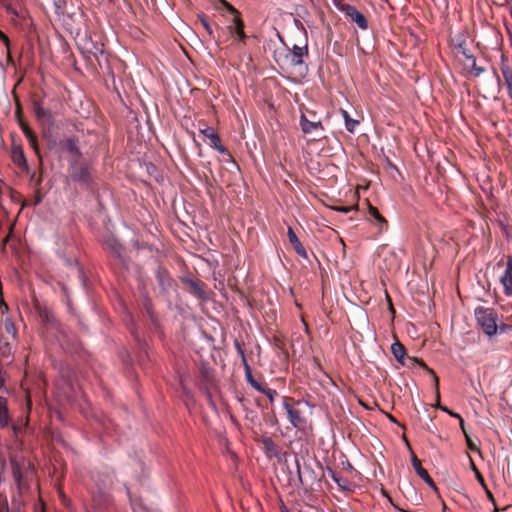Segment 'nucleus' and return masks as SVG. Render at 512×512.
<instances>
[{
    "instance_id": "obj_15",
    "label": "nucleus",
    "mask_w": 512,
    "mask_h": 512,
    "mask_svg": "<svg viewBox=\"0 0 512 512\" xmlns=\"http://www.w3.org/2000/svg\"><path fill=\"white\" fill-rule=\"evenodd\" d=\"M464 67L475 77L484 72V68L478 67L476 65V58L473 55H467V60L464 62Z\"/></svg>"
},
{
    "instance_id": "obj_16",
    "label": "nucleus",
    "mask_w": 512,
    "mask_h": 512,
    "mask_svg": "<svg viewBox=\"0 0 512 512\" xmlns=\"http://www.w3.org/2000/svg\"><path fill=\"white\" fill-rule=\"evenodd\" d=\"M340 114L342 115V117L344 119L345 128L347 129V131H349L351 133L354 132L355 129L357 128V126L359 125V121L352 119L350 117L349 113L344 109H340Z\"/></svg>"
},
{
    "instance_id": "obj_3",
    "label": "nucleus",
    "mask_w": 512,
    "mask_h": 512,
    "mask_svg": "<svg viewBox=\"0 0 512 512\" xmlns=\"http://www.w3.org/2000/svg\"><path fill=\"white\" fill-rule=\"evenodd\" d=\"M289 398L285 397L283 399V407L286 410L288 415V419L290 424L297 429H302L306 425V420L302 415V411L299 409V406L302 401H297L296 405L289 404Z\"/></svg>"
},
{
    "instance_id": "obj_37",
    "label": "nucleus",
    "mask_w": 512,
    "mask_h": 512,
    "mask_svg": "<svg viewBox=\"0 0 512 512\" xmlns=\"http://www.w3.org/2000/svg\"><path fill=\"white\" fill-rule=\"evenodd\" d=\"M247 380H248V382H249V383H250V380H254V379L252 378V376H251L250 369H249V367H248V366H247Z\"/></svg>"
},
{
    "instance_id": "obj_35",
    "label": "nucleus",
    "mask_w": 512,
    "mask_h": 512,
    "mask_svg": "<svg viewBox=\"0 0 512 512\" xmlns=\"http://www.w3.org/2000/svg\"><path fill=\"white\" fill-rule=\"evenodd\" d=\"M476 475H477V479H478V481L481 483V485H483V486H484V485H485V484H484V479H483V477L481 476V474H480L479 472H477V473H476Z\"/></svg>"
},
{
    "instance_id": "obj_13",
    "label": "nucleus",
    "mask_w": 512,
    "mask_h": 512,
    "mask_svg": "<svg viewBox=\"0 0 512 512\" xmlns=\"http://www.w3.org/2000/svg\"><path fill=\"white\" fill-rule=\"evenodd\" d=\"M33 112L38 120L51 122L52 121V115L50 111L46 108H44L39 102L33 103Z\"/></svg>"
},
{
    "instance_id": "obj_43",
    "label": "nucleus",
    "mask_w": 512,
    "mask_h": 512,
    "mask_svg": "<svg viewBox=\"0 0 512 512\" xmlns=\"http://www.w3.org/2000/svg\"><path fill=\"white\" fill-rule=\"evenodd\" d=\"M501 332H504L506 330V325H501L500 327Z\"/></svg>"
},
{
    "instance_id": "obj_7",
    "label": "nucleus",
    "mask_w": 512,
    "mask_h": 512,
    "mask_svg": "<svg viewBox=\"0 0 512 512\" xmlns=\"http://www.w3.org/2000/svg\"><path fill=\"white\" fill-rule=\"evenodd\" d=\"M199 131L210 141V145L215 148L219 153L225 154L226 149L221 144L220 138L213 127L204 126L199 128Z\"/></svg>"
},
{
    "instance_id": "obj_19",
    "label": "nucleus",
    "mask_w": 512,
    "mask_h": 512,
    "mask_svg": "<svg viewBox=\"0 0 512 512\" xmlns=\"http://www.w3.org/2000/svg\"><path fill=\"white\" fill-rule=\"evenodd\" d=\"M331 478L337 483L342 490H349V482L341 476H338L332 470H329Z\"/></svg>"
},
{
    "instance_id": "obj_11",
    "label": "nucleus",
    "mask_w": 512,
    "mask_h": 512,
    "mask_svg": "<svg viewBox=\"0 0 512 512\" xmlns=\"http://www.w3.org/2000/svg\"><path fill=\"white\" fill-rule=\"evenodd\" d=\"M261 441L264 446L265 454L268 458H280L278 446L270 437H263Z\"/></svg>"
},
{
    "instance_id": "obj_30",
    "label": "nucleus",
    "mask_w": 512,
    "mask_h": 512,
    "mask_svg": "<svg viewBox=\"0 0 512 512\" xmlns=\"http://www.w3.org/2000/svg\"><path fill=\"white\" fill-rule=\"evenodd\" d=\"M465 437H466L468 447L471 450H476L477 448H476L475 444L472 442V440L470 439V437L468 435H466Z\"/></svg>"
},
{
    "instance_id": "obj_5",
    "label": "nucleus",
    "mask_w": 512,
    "mask_h": 512,
    "mask_svg": "<svg viewBox=\"0 0 512 512\" xmlns=\"http://www.w3.org/2000/svg\"><path fill=\"white\" fill-rule=\"evenodd\" d=\"M499 280L503 286V293L508 297L512 296V257H508L505 270Z\"/></svg>"
},
{
    "instance_id": "obj_28",
    "label": "nucleus",
    "mask_w": 512,
    "mask_h": 512,
    "mask_svg": "<svg viewBox=\"0 0 512 512\" xmlns=\"http://www.w3.org/2000/svg\"><path fill=\"white\" fill-rule=\"evenodd\" d=\"M458 51L464 56L465 61L467 60V55H471L469 53V51L462 44H460L458 46Z\"/></svg>"
},
{
    "instance_id": "obj_23",
    "label": "nucleus",
    "mask_w": 512,
    "mask_h": 512,
    "mask_svg": "<svg viewBox=\"0 0 512 512\" xmlns=\"http://www.w3.org/2000/svg\"><path fill=\"white\" fill-rule=\"evenodd\" d=\"M199 19H200L203 27L205 28V30L209 34V36L214 37L213 29H212L211 25L209 24V22L207 21V19L204 16H200Z\"/></svg>"
},
{
    "instance_id": "obj_10",
    "label": "nucleus",
    "mask_w": 512,
    "mask_h": 512,
    "mask_svg": "<svg viewBox=\"0 0 512 512\" xmlns=\"http://www.w3.org/2000/svg\"><path fill=\"white\" fill-rule=\"evenodd\" d=\"M287 235H288L289 242L292 244L296 253L300 257L307 259V257H308L307 252H306L305 248L303 247L302 243L300 242V240L298 239L297 235L295 234L294 230L291 227H288Z\"/></svg>"
},
{
    "instance_id": "obj_25",
    "label": "nucleus",
    "mask_w": 512,
    "mask_h": 512,
    "mask_svg": "<svg viewBox=\"0 0 512 512\" xmlns=\"http://www.w3.org/2000/svg\"><path fill=\"white\" fill-rule=\"evenodd\" d=\"M263 394L268 397L270 402H273L278 395L277 391L271 388H266L263 390Z\"/></svg>"
},
{
    "instance_id": "obj_17",
    "label": "nucleus",
    "mask_w": 512,
    "mask_h": 512,
    "mask_svg": "<svg viewBox=\"0 0 512 512\" xmlns=\"http://www.w3.org/2000/svg\"><path fill=\"white\" fill-rule=\"evenodd\" d=\"M368 214L377 222L380 229H383L387 225L386 219L381 216L377 208L370 205L368 208Z\"/></svg>"
},
{
    "instance_id": "obj_29",
    "label": "nucleus",
    "mask_w": 512,
    "mask_h": 512,
    "mask_svg": "<svg viewBox=\"0 0 512 512\" xmlns=\"http://www.w3.org/2000/svg\"><path fill=\"white\" fill-rule=\"evenodd\" d=\"M192 286L196 290V292L198 293V295L200 297H204V291L201 288L198 287L197 283L192 282Z\"/></svg>"
},
{
    "instance_id": "obj_21",
    "label": "nucleus",
    "mask_w": 512,
    "mask_h": 512,
    "mask_svg": "<svg viewBox=\"0 0 512 512\" xmlns=\"http://www.w3.org/2000/svg\"><path fill=\"white\" fill-rule=\"evenodd\" d=\"M131 506L134 512H147L146 507H144L140 500L130 498Z\"/></svg>"
},
{
    "instance_id": "obj_26",
    "label": "nucleus",
    "mask_w": 512,
    "mask_h": 512,
    "mask_svg": "<svg viewBox=\"0 0 512 512\" xmlns=\"http://www.w3.org/2000/svg\"><path fill=\"white\" fill-rule=\"evenodd\" d=\"M250 385L257 391L263 393V390H265L266 388L263 387L259 382H257L256 380H250Z\"/></svg>"
},
{
    "instance_id": "obj_33",
    "label": "nucleus",
    "mask_w": 512,
    "mask_h": 512,
    "mask_svg": "<svg viewBox=\"0 0 512 512\" xmlns=\"http://www.w3.org/2000/svg\"><path fill=\"white\" fill-rule=\"evenodd\" d=\"M207 399H208V403H209V405L211 406V408H212V409H214V410H216V405H215V403L213 402V400H212V398H211V396H210L209 394L207 395Z\"/></svg>"
},
{
    "instance_id": "obj_41",
    "label": "nucleus",
    "mask_w": 512,
    "mask_h": 512,
    "mask_svg": "<svg viewBox=\"0 0 512 512\" xmlns=\"http://www.w3.org/2000/svg\"><path fill=\"white\" fill-rule=\"evenodd\" d=\"M75 268H76V270H77V273H78L79 275H81V274H82V271H81V269L78 267L77 263H75Z\"/></svg>"
},
{
    "instance_id": "obj_34",
    "label": "nucleus",
    "mask_w": 512,
    "mask_h": 512,
    "mask_svg": "<svg viewBox=\"0 0 512 512\" xmlns=\"http://www.w3.org/2000/svg\"><path fill=\"white\" fill-rule=\"evenodd\" d=\"M0 512H9L7 502H5L2 506H0Z\"/></svg>"
},
{
    "instance_id": "obj_4",
    "label": "nucleus",
    "mask_w": 512,
    "mask_h": 512,
    "mask_svg": "<svg viewBox=\"0 0 512 512\" xmlns=\"http://www.w3.org/2000/svg\"><path fill=\"white\" fill-rule=\"evenodd\" d=\"M341 11L347 16L349 17L353 22L356 23V25L361 29V30H366L368 28V21L367 19L365 18V16L360 12L358 11L354 6L350 5V4H345L343 5V7L341 8Z\"/></svg>"
},
{
    "instance_id": "obj_9",
    "label": "nucleus",
    "mask_w": 512,
    "mask_h": 512,
    "mask_svg": "<svg viewBox=\"0 0 512 512\" xmlns=\"http://www.w3.org/2000/svg\"><path fill=\"white\" fill-rule=\"evenodd\" d=\"M231 10L233 11V20H232V24L228 27L230 30V33L235 34L240 41H244L246 35L243 30V27H244L243 22L240 19V17L237 15L235 10L233 8H231Z\"/></svg>"
},
{
    "instance_id": "obj_36",
    "label": "nucleus",
    "mask_w": 512,
    "mask_h": 512,
    "mask_svg": "<svg viewBox=\"0 0 512 512\" xmlns=\"http://www.w3.org/2000/svg\"><path fill=\"white\" fill-rule=\"evenodd\" d=\"M506 88H507L508 95L512 100V84L508 85Z\"/></svg>"
},
{
    "instance_id": "obj_6",
    "label": "nucleus",
    "mask_w": 512,
    "mask_h": 512,
    "mask_svg": "<svg viewBox=\"0 0 512 512\" xmlns=\"http://www.w3.org/2000/svg\"><path fill=\"white\" fill-rule=\"evenodd\" d=\"M391 352H392L393 356L396 358V360L399 363H401L402 365L409 366V363L407 362V361H409V362H411V364L417 363L419 366L425 367V364L421 361H418V360L410 358V357H408L406 359L405 358V348L400 342H395L391 345Z\"/></svg>"
},
{
    "instance_id": "obj_32",
    "label": "nucleus",
    "mask_w": 512,
    "mask_h": 512,
    "mask_svg": "<svg viewBox=\"0 0 512 512\" xmlns=\"http://www.w3.org/2000/svg\"><path fill=\"white\" fill-rule=\"evenodd\" d=\"M0 39L5 43V45H6V46H8V44H9V39H8V37H7L4 33H2V32H0Z\"/></svg>"
},
{
    "instance_id": "obj_14",
    "label": "nucleus",
    "mask_w": 512,
    "mask_h": 512,
    "mask_svg": "<svg viewBox=\"0 0 512 512\" xmlns=\"http://www.w3.org/2000/svg\"><path fill=\"white\" fill-rule=\"evenodd\" d=\"M412 464L419 477L423 479L428 485L435 488L433 480L429 476L428 472L421 466L420 461L417 458H413Z\"/></svg>"
},
{
    "instance_id": "obj_42",
    "label": "nucleus",
    "mask_w": 512,
    "mask_h": 512,
    "mask_svg": "<svg viewBox=\"0 0 512 512\" xmlns=\"http://www.w3.org/2000/svg\"><path fill=\"white\" fill-rule=\"evenodd\" d=\"M487 494H488V498H489L492 502H494L493 495H492L489 491L487 492Z\"/></svg>"
},
{
    "instance_id": "obj_39",
    "label": "nucleus",
    "mask_w": 512,
    "mask_h": 512,
    "mask_svg": "<svg viewBox=\"0 0 512 512\" xmlns=\"http://www.w3.org/2000/svg\"><path fill=\"white\" fill-rule=\"evenodd\" d=\"M448 414H449L450 416L455 417V418H458V419L461 417L458 413H455V412H453V411H451V410L449 411V413H448Z\"/></svg>"
},
{
    "instance_id": "obj_1",
    "label": "nucleus",
    "mask_w": 512,
    "mask_h": 512,
    "mask_svg": "<svg viewBox=\"0 0 512 512\" xmlns=\"http://www.w3.org/2000/svg\"><path fill=\"white\" fill-rule=\"evenodd\" d=\"M308 58L307 45L298 46L293 45L288 49L282 59V66L299 78H304L308 73V65L306 60Z\"/></svg>"
},
{
    "instance_id": "obj_8",
    "label": "nucleus",
    "mask_w": 512,
    "mask_h": 512,
    "mask_svg": "<svg viewBox=\"0 0 512 512\" xmlns=\"http://www.w3.org/2000/svg\"><path fill=\"white\" fill-rule=\"evenodd\" d=\"M299 124L304 134H310L318 129L323 130V125L320 120L310 121L304 113L300 116Z\"/></svg>"
},
{
    "instance_id": "obj_27",
    "label": "nucleus",
    "mask_w": 512,
    "mask_h": 512,
    "mask_svg": "<svg viewBox=\"0 0 512 512\" xmlns=\"http://www.w3.org/2000/svg\"><path fill=\"white\" fill-rule=\"evenodd\" d=\"M13 476H14L15 482L17 483L19 489H21V474L18 469L13 471Z\"/></svg>"
},
{
    "instance_id": "obj_22",
    "label": "nucleus",
    "mask_w": 512,
    "mask_h": 512,
    "mask_svg": "<svg viewBox=\"0 0 512 512\" xmlns=\"http://www.w3.org/2000/svg\"><path fill=\"white\" fill-rule=\"evenodd\" d=\"M72 178L75 181L86 182L88 180V171H87V169L81 168V173L80 174L73 173L72 174Z\"/></svg>"
},
{
    "instance_id": "obj_24",
    "label": "nucleus",
    "mask_w": 512,
    "mask_h": 512,
    "mask_svg": "<svg viewBox=\"0 0 512 512\" xmlns=\"http://www.w3.org/2000/svg\"><path fill=\"white\" fill-rule=\"evenodd\" d=\"M5 329H6V332L11 335L13 338L16 336V328L14 326V324L9 321V320H6L5 322Z\"/></svg>"
},
{
    "instance_id": "obj_40",
    "label": "nucleus",
    "mask_w": 512,
    "mask_h": 512,
    "mask_svg": "<svg viewBox=\"0 0 512 512\" xmlns=\"http://www.w3.org/2000/svg\"><path fill=\"white\" fill-rule=\"evenodd\" d=\"M505 4L510 7L511 13H512V0H504Z\"/></svg>"
},
{
    "instance_id": "obj_20",
    "label": "nucleus",
    "mask_w": 512,
    "mask_h": 512,
    "mask_svg": "<svg viewBox=\"0 0 512 512\" xmlns=\"http://www.w3.org/2000/svg\"><path fill=\"white\" fill-rule=\"evenodd\" d=\"M501 72H502L506 87L508 85L512 84V68L509 65L502 63Z\"/></svg>"
},
{
    "instance_id": "obj_18",
    "label": "nucleus",
    "mask_w": 512,
    "mask_h": 512,
    "mask_svg": "<svg viewBox=\"0 0 512 512\" xmlns=\"http://www.w3.org/2000/svg\"><path fill=\"white\" fill-rule=\"evenodd\" d=\"M21 129H22L25 137L27 138L30 146L33 147L34 149H36L37 138H36L35 134L32 132V130L25 124L21 125Z\"/></svg>"
},
{
    "instance_id": "obj_2",
    "label": "nucleus",
    "mask_w": 512,
    "mask_h": 512,
    "mask_svg": "<svg viewBox=\"0 0 512 512\" xmlns=\"http://www.w3.org/2000/svg\"><path fill=\"white\" fill-rule=\"evenodd\" d=\"M474 316L477 324L481 327L483 333L489 338L495 336L498 332L497 313L494 309L478 306L474 310Z\"/></svg>"
},
{
    "instance_id": "obj_31",
    "label": "nucleus",
    "mask_w": 512,
    "mask_h": 512,
    "mask_svg": "<svg viewBox=\"0 0 512 512\" xmlns=\"http://www.w3.org/2000/svg\"><path fill=\"white\" fill-rule=\"evenodd\" d=\"M459 421H460V428L462 430V432L464 433V435H468L467 432H466V429H465V424H464V420L462 417L459 418Z\"/></svg>"
},
{
    "instance_id": "obj_44",
    "label": "nucleus",
    "mask_w": 512,
    "mask_h": 512,
    "mask_svg": "<svg viewBox=\"0 0 512 512\" xmlns=\"http://www.w3.org/2000/svg\"><path fill=\"white\" fill-rule=\"evenodd\" d=\"M2 386H3V381H2V380H0V387H2Z\"/></svg>"
},
{
    "instance_id": "obj_12",
    "label": "nucleus",
    "mask_w": 512,
    "mask_h": 512,
    "mask_svg": "<svg viewBox=\"0 0 512 512\" xmlns=\"http://www.w3.org/2000/svg\"><path fill=\"white\" fill-rule=\"evenodd\" d=\"M10 416L8 410V402L7 399L3 396H0V426L2 428H6L9 426Z\"/></svg>"
},
{
    "instance_id": "obj_45",
    "label": "nucleus",
    "mask_w": 512,
    "mask_h": 512,
    "mask_svg": "<svg viewBox=\"0 0 512 512\" xmlns=\"http://www.w3.org/2000/svg\"><path fill=\"white\" fill-rule=\"evenodd\" d=\"M494 512H498V509H497V508H495Z\"/></svg>"
},
{
    "instance_id": "obj_38",
    "label": "nucleus",
    "mask_w": 512,
    "mask_h": 512,
    "mask_svg": "<svg viewBox=\"0 0 512 512\" xmlns=\"http://www.w3.org/2000/svg\"><path fill=\"white\" fill-rule=\"evenodd\" d=\"M437 407H438L440 410H442V411H444V412H446V413H449V411H450L447 407H445V406H441V405H439V404L437 405Z\"/></svg>"
}]
</instances>
